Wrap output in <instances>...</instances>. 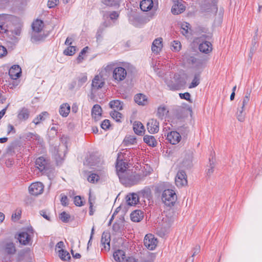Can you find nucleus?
<instances>
[{"instance_id": "f257e3e1", "label": "nucleus", "mask_w": 262, "mask_h": 262, "mask_svg": "<svg viewBox=\"0 0 262 262\" xmlns=\"http://www.w3.org/2000/svg\"><path fill=\"white\" fill-rule=\"evenodd\" d=\"M119 178L120 181L126 186L136 185L141 180L140 175L130 170L126 171L124 174H121Z\"/></svg>"}, {"instance_id": "f03ea898", "label": "nucleus", "mask_w": 262, "mask_h": 262, "mask_svg": "<svg viewBox=\"0 0 262 262\" xmlns=\"http://www.w3.org/2000/svg\"><path fill=\"white\" fill-rule=\"evenodd\" d=\"M67 145L64 143L60 144L58 146L51 147V151L58 164L62 162L67 152Z\"/></svg>"}, {"instance_id": "7ed1b4c3", "label": "nucleus", "mask_w": 262, "mask_h": 262, "mask_svg": "<svg viewBox=\"0 0 262 262\" xmlns=\"http://www.w3.org/2000/svg\"><path fill=\"white\" fill-rule=\"evenodd\" d=\"M177 200V196L174 190L168 189L163 191L162 194V200L165 205L169 207L173 206Z\"/></svg>"}, {"instance_id": "20e7f679", "label": "nucleus", "mask_w": 262, "mask_h": 262, "mask_svg": "<svg viewBox=\"0 0 262 262\" xmlns=\"http://www.w3.org/2000/svg\"><path fill=\"white\" fill-rule=\"evenodd\" d=\"M170 78H165V82L170 90L176 91L180 89L182 84L180 75L178 74L170 75Z\"/></svg>"}, {"instance_id": "39448f33", "label": "nucleus", "mask_w": 262, "mask_h": 262, "mask_svg": "<svg viewBox=\"0 0 262 262\" xmlns=\"http://www.w3.org/2000/svg\"><path fill=\"white\" fill-rule=\"evenodd\" d=\"M105 84V79L103 75L99 73L94 77L91 84L92 93H96L98 90L102 88Z\"/></svg>"}, {"instance_id": "423d86ee", "label": "nucleus", "mask_w": 262, "mask_h": 262, "mask_svg": "<svg viewBox=\"0 0 262 262\" xmlns=\"http://www.w3.org/2000/svg\"><path fill=\"white\" fill-rule=\"evenodd\" d=\"M2 251L7 256H11L16 252L15 244L9 241H4L2 244Z\"/></svg>"}, {"instance_id": "0eeeda50", "label": "nucleus", "mask_w": 262, "mask_h": 262, "mask_svg": "<svg viewBox=\"0 0 262 262\" xmlns=\"http://www.w3.org/2000/svg\"><path fill=\"white\" fill-rule=\"evenodd\" d=\"M123 155L121 152L118 153V158L116 163V168L118 177L121 174H124L126 171L128 170V163L122 159Z\"/></svg>"}, {"instance_id": "6e6552de", "label": "nucleus", "mask_w": 262, "mask_h": 262, "mask_svg": "<svg viewBox=\"0 0 262 262\" xmlns=\"http://www.w3.org/2000/svg\"><path fill=\"white\" fill-rule=\"evenodd\" d=\"M127 75V72L125 68L117 66L113 72V78L116 82H120L124 80Z\"/></svg>"}, {"instance_id": "1a4fd4ad", "label": "nucleus", "mask_w": 262, "mask_h": 262, "mask_svg": "<svg viewBox=\"0 0 262 262\" xmlns=\"http://www.w3.org/2000/svg\"><path fill=\"white\" fill-rule=\"evenodd\" d=\"M162 224L164 228L169 227L174 220V213L173 210L169 209L162 214Z\"/></svg>"}, {"instance_id": "9d476101", "label": "nucleus", "mask_w": 262, "mask_h": 262, "mask_svg": "<svg viewBox=\"0 0 262 262\" xmlns=\"http://www.w3.org/2000/svg\"><path fill=\"white\" fill-rule=\"evenodd\" d=\"M28 189L29 193L31 195L37 196L43 193L44 185L39 182L32 183L29 187Z\"/></svg>"}, {"instance_id": "9b49d317", "label": "nucleus", "mask_w": 262, "mask_h": 262, "mask_svg": "<svg viewBox=\"0 0 262 262\" xmlns=\"http://www.w3.org/2000/svg\"><path fill=\"white\" fill-rule=\"evenodd\" d=\"M144 245L149 250H153L157 245V240L151 234H146L144 239Z\"/></svg>"}, {"instance_id": "f8f14e48", "label": "nucleus", "mask_w": 262, "mask_h": 262, "mask_svg": "<svg viewBox=\"0 0 262 262\" xmlns=\"http://www.w3.org/2000/svg\"><path fill=\"white\" fill-rule=\"evenodd\" d=\"M176 185L178 187H182L187 184L186 174L184 170H179L175 178Z\"/></svg>"}, {"instance_id": "ddd939ff", "label": "nucleus", "mask_w": 262, "mask_h": 262, "mask_svg": "<svg viewBox=\"0 0 262 262\" xmlns=\"http://www.w3.org/2000/svg\"><path fill=\"white\" fill-rule=\"evenodd\" d=\"M49 160L43 156L38 157L35 161L36 167L40 171H43L47 169L49 166Z\"/></svg>"}, {"instance_id": "4468645a", "label": "nucleus", "mask_w": 262, "mask_h": 262, "mask_svg": "<svg viewBox=\"0 0 262 262\" xmlns=\"http://www.w3.org/2000/svg\"><path fill=\"white\" fill-rule=\"evenodd\" d=\"M166 139L173 145L178 144L181 140L180 134L176 131H171L167 135Z\"/></svg>"}, {"instance_id": "2eb2a0df", "label": "nucleus", "mask_w": 262, "mask_h": 262, "mask_svg": "<svg viewBox=\"0 0 262 262\" xmlns=\"http://www.w3.org/2000/svg\"><path fill=\"white\" fill-rule=\"evenodd\" d=\"M147 128L150 134H155L159 130V122L154 119H151L147 123Z\"/></svg>"}, {"instance_id": "dca6fc26", "label": "nucleus", "mask_w": 262, "mask_h": 262, "mask_svg": "<svg viewBox=\"0 0 262 262\" xmlns=\"http://www.w3.org/2000/svg\"><path fill=\"white\" fill-rule=\"evenodd\" d=\"M21 68L18 65H14L9 71V75L11 79H16L21 75Z\"/></svg>"}, {"instance_id": "f3484780", "label": "nucleus", "mask_w": 262, "mask_h": 262, "mask_svg": "<svg viewBox=\"0 0 262 262\" xmlns=\"http://www.w3.org/2000/svg\"><path fill=\"white\" fill-rule=\"evenodd\" d=\"M184 2H181L174 4L171 8V12L174 15H178L183 12L185 10V6L183 4Z\"/></svg>"}, {"instance_id": "a211bd4d", "label": "nucleus", "mask_w": 262, "mask_h": 262, "mask_svg": "<svg viewBox=\"0 0 262 262\" xmlns=\"http://www.w3.org/2000/svg\"><path fill=\"white\" fill-rule=\"evenodd\" d=\"M163 39L162 38L155 39L152 44L151 50L155 53H159L163 47Z\"/></svg>"}, {"instance_id": "6ab92c4d", "label": "nucleus", "mask_w": 262, "mask_h": 262, "mask_svg": "<svg viewBox=\"0 0 262 262\" xmlns=\"http://www.w3.org/2000/svg\"><path fill=\"white\" fill-rule=\"evenodd\" d=\"M250 95L251 91L247 90L246 92L245 97L243 98L242 101L239 102L238 108L246 110L247 106L250 102Z\"/></svg>"}, {"instance_id": "aec40b11", "label": "nucleus", "mask_w": 262, "mask_h": 262, "mask_svg": "<svg viewBox=\"0 0 262 262\" xmlns=\"http://www.w3.org/2000/svg\"><path fill=\"white\" fill-rule=\"evenodd\" d=\"M31 239V235L27 232H22L19 233L18 240L20 244L26 245L29 244Z\"/></svg>"}, {"instance_id": "412c9836", "label": "nucleus", "mask_w": 262, "mask_h": 262, "mask_svg": "<svg viewBox=\"0 0 262 262\" xmlns=\"http://www.w3.org/2000/svg\"><path fill=\"white\" fill-rule=\"evenodd\" d=\"M134 100L136 103L140 105H145L148 103L147 97L143 94H137L134 97Z\"/></svg>"}, {"instance_id": "4be33fe9", "label": "nucleus", "mask_w": 262, "mask_h": 262, "mask_svg": "<svg viewBox=\"0 0 262 262\" xmlns=\"http://www.w3.org/2000/svg\"><path fill=\"white\" fill-rule=\"evenodd\" d=\"M102 115V108L98 104H95L92 109V116L95 121L100 119Z\"/></svg>"}, {"instance_id": "5701e85b", "label": "nucleus", "mask_w": 262, "mask_h": 262, "mask_svg": "<svg viewBox=\"0 0 262 262\" xmlns=\"http://www.w3.org/2000/svg\"><path fill=\"white\" fill-rule=\"evenodd\" d=\"M127 205L129 206H134L139 202V197L137 194L133 193L128 194L126 197Z\"/></svg>"}, {"instance_id": "b1692460", "label": "nucleus", "mask_w": 262, "mask_h": 262, "mask_svg": "<svg viewBox=\"0 0 262 262\" xmlns=\"http://www.w3.org/2000/svg\"><path fill=\"white\" fill-rule=\"evenodd\" d=\"M192 159L193 153L192 151H189L186 153L185 157L182 162L183 166L186 168L190 167L192 165Z\"/></svg>"}, {"instance_id": "393cba45", "label": "nucleus", "mask_w": 262, "mask_h": 262, "mask_svg": "<svg viewBox=\"0 0 262 262\" xmlns=\"http://www.w3.org/2000/svg\"><path fill=\"white\" fill-rule=\"evenodd\" d=\"M110 235L108 233L103 232L101 236V244L106 250L110 249Z\"/></svg>"}, {"instance_id": "a878e982", "label": "nucleus", "mask_w": 262, "mask_h": 262, "mask_svg": "<svg viewBox=\"0 0 262 262\" xmlns=\"http://www.w3.org/2000/svg\"><path fill=\"white\" fill-rule=\"evenodd\" d=\"M133 129L135 134L138 135H142L145 129L142 123L139 121H135L133 124Z\"/></svg>"}, {"instance_id": "bb28decb", "label": "nucleus", "mask_w": 262, "mask_h": 262, "mask_svg": "<svg viewBox=\"0 0 262 262\" xmlns=\"http://www.w3.org/2000/svg\"><path fill=\"white\" fill-rule=\"evenodd\" d=\"M212 44L209 41H204L199 45V50L203 53H208L212 51Z\"/></svg>"}, {"instance_id": "cd10ccee", "label": "nucleus", "mask_w": 262, "mask_h": 262, "mask_svg": "<svg viewBox=\"0 0 262 262\" xmlns=\"http://www.w3.org/2000/svg\"><path fill=\"white\" fill-rule=\"evenodd\" d=\"M140 8L143 11H148L153 7L152 0H142L140 2Z\"/></svg>"}, {"instance_id": "c85d7f7f", "label": "nucleus", "mask_w": 262, "mask_h": 262, "mask_svg": "<svg viewBox=\"0 0 262 262\" xmlns=\"http://www.w3.org/2000/svg\"><path fill=\"white\" fill-rule=\"evenodd\" d=\"M8 16L6 14L0 15V29L2 33H6L8 31V26L6 25Z\"/></svg>"}, {"instance_id": "c756f323", "label": "nucleus", "mask_w": 262, "mask_h": 262, "mask_svg": "<svg viewBox=\"0 0 262 262\" xmlns=\"http://www.w3.org/2000/svg\"><path fill=\"white\" fill-rule=\"evenodd\" d=\"M43 27V22L39 19H36L32 25L33 33H40Z\"/></svg>"}, {"instance_id": "7c9ffc66", "label": "nucleus", "mask_w": 262, "mask_h": 262, "mask_svg": "<svg viewBox=\"0 0 262 262\" xmlns=\"http://www.w3.org/2000/svg\"><path fill=\"white\" fill-rule=\"evenodd\" d=\"M30 112L27 108L23 107L20 110L17 114V118L20 121H25L28 119Z\"/></svg>"}, {"instance_id": "2f4dec72", "label": "nucleus", "mask_w": 262, "mask_h": 262, "mask_svg": "<svg viewBox=\"0 0 262 262\" xmlns=\"http://www.w3.org/2000/svg\"><path fill=\"white\" fill-rule=\"evenodd\" d=\"M109 105L114 110L120 111L123 109V103L119 100H114L110 102Z\"/></svg>"}, {"instance_id": "473e14b6", "label": "nucleus", "mask_w": 262, "mask_h": 262, "mask_svg": "<svg viewBox=\"0 0 262 262\" xmlns=\"http://www.w3.org/2000/svg\"><path fill=\"white\" fill-rule=\"evenodd\" d=\"M143 212L141 210H135L130 214V219L134 222H139L143 218Z\"/></svg>"}, {"instance_id": "72a5a7b5", "label": "nucleus", "mask_w": 262, "mask_h": 262, "mask_svg": "<svg viewBox=\"0 0 262 262\" xmlns=\"http://www.w3.org/2000/svg\"><path fill=\"white\" fill-rule=\"evenodd\" d=\"M70 111V106L67 103H63L61 104L59 108V114L63 117H66L69 115Z\"/></svg>"}, {"instance_id": "f704fd0d", "label": "nucleus", "mask_w": 262, "mask_h": 262, "mask_svg": "<svg viewBox=\"0 0 262 262\" xmlns=\"http://www.w3.org/2000/svg\"><path fill=\"white\" fill-rule=\"evenodd\" d=\"M217 0H204L203 8L206 10H209L213 7V9L217 10L216 4Z\"/></svg>"}, {"instance_id": "c9c22d12", "label": "nucleus", "mask_w": 262, "mask_h": 262, "mask_svg": "<svg viewBox=\"0 0 262 262\" xmlns=\"http://www.w3.org/2000/svg\"><path fill=\"white\" fill-rule=\"evenodd\" d=\"M143 141L149 146L155 147L157 145V142L155 138L150 135H145L143 138Z\"/></svg>"}, {"instance_id": "e433bc0d", "label": "nucleus", "mask_w": 262, "mask_h": 262, "mask_svg": "<svg viewBox=\"0 0 262 262\" xmlns=\"http://www.w3.org/2000/svg\"><path fill=\"white\" fill-rule=\"evenodd\" d=\"M125 257V252L122 250H117L113 253V257L116 261H121Z\"/></svg>"}, {"instance_id": "4c0bfd02", "label": "nucleus", "mask_w": 262, "mask_h": 262, "mask_svg": "<svg viewBox=\"0 0 262 262\" xmlns=\"http://www.w3.org/2000/svg\"><path fill=\"white\" fill-rule=\"evenodd\" d=\"M48 116L49 113L47 112H43L33 120V123L37 125L41 122L44 121Z\"/></svg>"}, {"instance_id": "58836bf2", "label": "nucleus", "mask_w": 262, "mask_h": 262, "mask_svg": "<svg viewBox=\"0 0 262 262\" xmlns=\"http://www.w3.org/2000/svg\"><path fill=\"white\" fill-rule=\"evenodd\" d=\"M166 106L161 105L158 108L157 116L161 119H163L165 116L168 113Z\"/></svg>"}, {"instance_id": "ea45409f", "label": "nucleus", "mask_w": 262, "mask_h": 262, "mask_svg": "<svg viewBox=\"0 0 262 262\" xmlns=\"http://www.w3.org/2000/svg\"><path fill=\"white\" fill-rule=\"evenodd\" d=\"M58 253L59 257L62 260H68L71 258L69 253L63 249L58 250Z\"/></svg>"}, {"instance_id": "a19ab883", "label": "nucleus", "mask_w": 262, "mask_h": 262, "mask_svg": "<svg viewBox=\"0 0 262 262\" xmlns=\"http://www.w3.org/2000/svg\"><path fill=\"white\" fill-rule=\"evenodd\" d=\"M118 65V63L116 62H111L108 63L106 66H104L103 68V70L106 72V73H110L112 71L113 72L115 68H116V67Z\"/></svg>"}, {"instance_id": "79ce46f5", "label": "nucleus", "mask_w": 262, "mask_h": 262, "mask_svg": "<svg viewBox=\"0 0 262 262\" xmlns=\"http://www.w3.org/2000/svg\"><path fill=\"white\" fill-rule=\"evenodd\" d=\"M189 30H190V28L189 23L184 22L181 24L180 31L183 35L185 36L188 35Z\"/></svg>"}, {"instance_id": "37998d69", "label": "nucleus", "mask_w": 262, "mask_h": 262, "mask_svg": "<svg viewBox=\"0 0 262 262\" xmlns=\"http://www.w3.org/2000/svg\"><path fill=\"white\" fill-rule=\"evenodd\" d=\"M245 110L237 108L236 112V117L238 120L240 122H243L245 120L246 116V112Z\"/></svg>"}, {"instance_id": "c03bdc74", "label": "nucleus", "mask_w": 262, "mask_h": 262, "mask_svg": "<svg viewBox=\"0 0 262 262\" xmlns=\"http://www.w3.org/2000/svg\"><path fill=\"white\" fill-rule=\"evenodd\" d=\"M200 74H195L194 78L189 86V88L192 89L195 88L200 84Z\"/></svg>"}, {"instance_id": "a18cd8bd", "label": "nucleus", "mask_w": 262, "mask_h": 262, "mask_svg": "<svg viewBox=\"0 0 262 262\" xmlns=\"http://www.w3.org/2000/svg\"><path fill=\"white\" fill-rule=\"evenodd\" d=\"M136 143V139L133 136L126 137L123 140V144L128 146L129 145H134Z\"/></svg>"}, {"instance_id": "49530a36", "label": "nucleus", "mask_w": 262, "mask_h": 262, "mask_svg": "<svg viewBox=\"0 0 262 262\" xmlns=\"http://www.w3.org/2000/svg\"><path fill=\"white\" fill-rule=\"evenodd\" d=\"M210 165L206 170V174L208 177H210L214 171V164L213 162V158L212 159H209Z\"/></svg>"}, {"instance_id": "de8ad7c7", "label": "nucleus", "mask_w": 262, "mask_h": 262, "mask_svg": "<svg viewBox=\"0 0 262 262\" xmlns=\"http://www.w3.org/2000/svg\"><path fill=\"white\" fill-rule=\"evenodd\" d=\"M181 48V42L178 40H173L171 42V49L174 52H178Z\"/></svg>"}, {"instance_id": "09e8293b", "label": "nucleus", "mask_w": 262, "mask_h": 262, "mask_svg": "<svg viewBox=\"0 0 262 262\" xmlns=\"http://www.w3.org/2000/svg\"><path fill=\"white\" fill-rule=\"evenodd\" d=\"M111 117L117 122H120V119L122 118V114L117 111L114 110L110 113Z\"/></svg>"}, {"instance_id": "8fccbe9b", "label": "nucleus", "mask_w": 262, "mask_h": 262, "mask_svg": "<svg viewBox=\"0 0 262 262\" xmlns=\"http://www.w3.org/2000/svg\"><path fill=\"white\" fill-rule=\"evenodd\" d=\"M200 251V247L199 246H196L193 249V254L191 257H189L186 260V262H193V257L198 254Z\"/></svg>"}, {"instance_id": "3c124183", "label": "nucleus", "mask_w": 262, "mask_h": 262, "mask_svg": "<svg viewBox=\"0 0 262 262\" xmlns=\"http://www.w3.org/2000/svg\"><path fill=\"white\" fill-rule=\"evenodd\" d=\"M76 52V47L75 46H69L66 50H64L63 53L67 56H72Z\"/></svg>"}, {"instance_id": "603ef678", "label": "nucleus", "mask_w": 262, "mask_h": 262, "mask_svg": "<svg viewBox=\"0 0 262 262\" xmlns=\"http://www.w3.org/2000/svg\"><path fill=\"white\" fill-rule=\"evenodd\" d=\"M99 180V176L95 173H91L88 177V181L92 183H95Z\"/></svg>"}, {"instance_id": "864d4df0", "label": "nucleus", "mask_w": 262, "mask_h": 262, "mask_svg": "<svg viewBox=\"0 0 262 262\" xmlns=\"http://www.w3.org/2000/svg\"><path fill=\"white\" fill-rule=\"evenodd\" d=\"M103 4L108 6H116L119 5V0H102Z\"/></svg>"}, {"instance_id": "5fc2aeb1", "label": "nucleus", "mask_w": 262, "mask_h": 262, "mask_svg": "<svg viewBox=\"0 0 262 262\" xmlns=\"http://www.w3.org/2000/svg\"><path fill=\"white\" fill-rule=\"evenodd\" d=\"M59 218L63 222L68 223L70 220L71 216L69 213L63 211L60 214Z\"/></svg>"}, {"instance_id": "6e6d98bb", "label": "nucleus", "mask_w": 262, "mask_h": 262, "mask_svg": "<svg viewBox=\"0 0 262 262\" xmlns=\"http://www.w3.org/2000/svg\"><path fill=\"white\" fill-rule=\"evenodd\" d=\"M39 33H33L31 37V40L33 42H36L42 40L43 39V36L38 34Z\"/></svg>"}, {"instance_id": "4d7b16f0", "label": "nucleus", "mask_w": 262, "mask_h": 262, "mask_svg": "<svg viewBox=\"0 0 262 262\" xmlns=\"http://www.w3.org/2000/svg\"><path fill=\"white\" fill-rule=\"evenodd\" d=\"M21 213V210L20 209H16L12 215V220L15 222L19 220L20 218Z\"/></svg>"}, {"instance_id": "13d9d810", "label": "nucleus", "mask_w": 262, "mask_h": 262, "mask_svg": "<svg viewBox=\"0 0 262 262\" xmlns=\"http://www.w3.org/2000/svg\"><path fill=\"white\" fill-rule=\"evenodd\" d=\"M87 80V76L85 75H83L79 77L78 79V88H80L84 83L86 82Z\"/></svg>"}, {"instance_id": "bf43d9fd", "label": "nucleus", "mask_w": 262, "mask_h": 262, "mask_svg": "<svg viewBox=\"0 0 262 262\" xmlns=\"http://www.w3.org/2000/svg\"><path fill=\"white\" fill-rule=\"evenodd\" d=\"M74 202L75 205L77 206H81L83 205L81 198L79 195L76 196L74 198Z\"/></svg>"}, {"instance_id": "052dcab7", "label": "nucleus", "mask_w": 262, "mask_h": 262, "mask_svg": "<svg viewBox=\"0 0 262 262\" xmlns=\"http://www.w3.org/2000/svg\"><path fill=\"white\" fill-rule=\"evenodd\" d=\"M110 126V121L107 119H105L102 121L101 124V127L102 129L106 130L109 128Z\"/></svg>"}, {"instance_id": "680f3d73", "label": "nucleus", "mask_w": 262, "mask_h": 262, "mask_svg": "<svg viewBox=\"0 0 262 262\" xmlns=\"http://www.w3.org/2000/svg\"><path fill=\"white\" fill-rule=\"evenodd\" d=\"M59 0H49L48 2V6L50 8L55 7L58 3Z\"/></svg>"}, {"instance_id": "e2e57ef3", "label": "nucleus", "mask_w": 262, "mask_h": 262, "mask_svg": "<svg viewBox=\"0 0 262 262\" xmlns=\"http://www.w3.org/2000/svg\"><path fill=\"white\" fill-rule=\"evenodd\" d=\"M61 198L60 199V202L61 204L64 206H67L68 205V199L67 196L65 195H62V194H61Z\"/></svg>"}, {"instance_id": "0e129e2a", "label": "nucleus", "mask_w": 262, "mask_h": 262, "mask_svg": "<svg viewBox=\"0 0 262 262\" xmlns=\"http://www.w3.org/2000/svg\"><path fill=\"white\" fill-rule=\"evenodd\" d=\"M180 95V97L181 98V99H185L186 100H188V101H190V95L189 93L188 92H186V93H180L179 94Z\"/></svg>"}, {"instance_id": "69168bd1", "label": "nucleus", "mask_w": 262, "mask_h": 262, "mask_svg": "<svg viewBox=\"0 0 262 262\" xmlns=\"http://www.w3.org/2000/svg\"><path fill=\"white\" fill-rule=\"evenodd\" d=\"M28 138H33V139L37 140L38 141L41 140L40 137L37 134H34L33 133H29L27 135Z\"/></svg>"}, {"instance_id": "338daca9", "label": "nucleus", "mask_w": 262, "mask_h": 262, "mask_svg": "<svg viewBox=\"0 0 262 262\" xmlns=\"http://www.w3.org/2000/svg\"><path fill=\"white\" fill-rule=\"evenodd\" d=\"M119 13L116 11H113L110 14V19L112 20L117 19L119 17Z\"/></svg>"}, {"instance_id": "774afa93", "label": "nucleus", "mask_w": 262, "mask_h": 262, "mask_svg": "<svg viewBox=\"0 0 262 262\" xmlns=\"http://www.w3.org/2000/svg\"><path fill=\"white\" fill-rule=\"evenodd\" d=\"M7 53V49L5 47L0 46V57H3Z\"/></svg>"}]
</instances>
